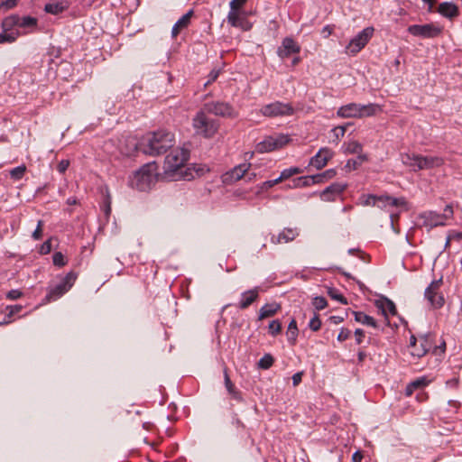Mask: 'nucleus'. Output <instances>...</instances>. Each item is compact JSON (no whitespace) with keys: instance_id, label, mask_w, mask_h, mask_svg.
Listing matches in <instances>:
<instances>
[{"instance_id":"nucleus-27","label":"nucleus","mask_w":462,"mask_h":462,"mask_svg":"<svg viewBox=\"0 0 462 462\" xmlns=\"http://www.w3.org/2000/svg\"><path fill=\"white\" fill-rule=\"evenodd\" d=\"M354 318L356 322H359L363 325L372 327L374 328H378L376 320L373 317L366 315L362 311H354Z\"/></svg>"},{"instance_id":"nucleus-61","label":"nucleus","mask_w":462,"mask_h":462,"mask_svg":"<svg viewBox=\"0 0 462 462\" xmlns=\"http://www.w3.org/2000/svg\"><path fill=\"white\" fill-rule=\"evenodd\" d=\"M364 456L361 451H356L352 456V462H361Z\"/></svg>"},{"instance_id":"nucleus-33","label":"nucleus","mask_w":462,"mask_h":462,"mask_svg":"<svg viewBox=\"0 0 462 462\" xmlns=\"http://www.w3.org/2000/svg\"><path fill=\"white\" fill-rule=\"evenodd\" d=\"M368 160V157L366 154H359L357 155L356 159H349L345 168L347 171L356 170L363 162H366Z\"/></svg>"},{"instance_id":"nucleus-42","label":"nucleus","mask_w":462,"mask_h":462,"mask_svg":"<svg viewBox=\"0 0 462 462\" xmlns=\"http://www.w3.org/2000/svg\"><path fill=\"white\" fill-rule=\"evenodd\" d=\"M312 304L318 310L325 309L328 305L327 300L322 296H318L313 299Z\"/></svg>"},{"instance_id":"nucleus-24","label":"nucleus","mask_w":462,"mask_h":462,"mask_svg":"<svg viewBox=\"0 0 462 462\" xmlns=\"http://www.w3.org/2000/svg\"><path fill=\"white\" fill-rule=\"evenodd\" d=\"M258 292L259 289L256 287L242 293L239 308L242 310L247 309L258 298Z\"/></svg>"},{"instance_id":"nucleus-43","label":"nucleus","mask_w":462,"mask_h":462,"mask_svg":"<svg viewBox=\"0 0 462 462\" xmlns=\"http://www.w3.org/2000/svg\"><path fill=\"white\" fill-rule=\"evenodd\" d=\"M104 212L106 217L111 213V195L108 189H106L105 199H104Z\"/></svg>"},{"instance_id":"nucleus-44","label":"nucleus","mask_w":462,"mask_h":462,"mask_svg":"<svg viewBox=\"0 0 462 462\" xmlns=\"http://www.w3.org/2000/svg\"><path fill=\"white\" fill-rule=\"evenodd\" d=\"M430 383V380L427 379V377L422 376L420 378H417L416 380L411 382V387H415L416 389L423 388L427 386Z\"/></svg>"},{"instance_id":"nucleus-62","label":"nucleus","mask_w":462,"mask_h":462,"mask_svg":"<svg viewBox=\"0 0 462 462\" xmlns=\"http://www.w3.org/2000/svg\"><path fill=\"white\" fill-rule=\"evenodd\" d=\"M333 32V28L330 25H326L322 29V33L324 34V37H328Z\"/></svg>"},{"instance_id":"nucleus-8","label":"nucleus","mask_w":462,"mask_h":462,"mask_svg":"<svg viewBox=\"0 0 462 462\" xmlns=\"http://www.w3.org/2000/svg\"><path fill=\"white\" fill-rule=\"evenodd\" d=\"M453 208L450 205H447L444 208V213L439 214L435 211H428L421 213L420 218L422 220V224L425 226L430 228L444 226L446 221L453 217Z\"/></svg>"},{"instance_id":"nucleus-4","label":"nucleus","mask_w":462,"mask_h":462,"mask_svg":"<svg viewBox=\"0 0 462 462\" xmlns=\"http://www.w3.org/2000/svg\"><path fill=\"white\" fill-rule=\"evenodd\" d=\"M401 161L403 165L411 168L413 171L440 167L444 163L440 157L422 156L414 152L402 153Z\"/></svg>"},{"instance_id":"nucleus-12","label":"nucleus","mask_w":462,"mask_h":462,"mask_svg":"<svg viewBox=\"0 0 462 462\" xmlns=\"http://www.w3.org/2000/svg\"><path fill=\"white\" fill-rule=\"evenodd\" d=\"M373 34V27H366L363 29L356 36H355L349 42V43L346 47V53L356 55L368 43Z\"/></svg>"},{"instance_id":"nucleus-39","label":"nucleus","mask_w":462,"mask_h":462,"mask_svg":"<svg viewBox=\"0 0 462 462\" xmlns=\"http://www.w3.org/2000/svg\"><path fill=\"white\" fill-rule=\"evenodd\" d=\"M25 171H26V167L24 165H21V166L15 167L13 170H11L10 176L14 180H20L24 175Z\"/></svg>"},{"instance_id":"nucleus-7","label":"nucleus","mask_w":462,"mask_h":462,"mask_svg":"<svg viewBox=\"0 0 462 462\" xmlns=\"http://www.w3.org/2000/svg\"><path fill=\"white\" fill-rule=\"evenodd\" d=\"M77 279V273L74 272H69L67 273L65 277L61 279V281L54 285L51 286L48 290V293L45 297L47 301H53L60 298L67 291L70 290L73 286L75 281Z\"/></svg>"},{"instance_id":"nucleus-36","label":"nucleus","mask_w":462,"mask_h":462,"mask_svg":"<svg viewBox=\"0 0 462 462\" xmlns=\"http://www.w3.org/2000/svg\"><path fill=\"white\" fill-rule=\"evenodd\" d=\"M3 31L4 32L0 33V43L14 42L19 35L18 32H7V31H5L4 29Z\"/></svg>"},{"instance_id":"nucleus-32","label":"nucleus","mask_w":462,"mask_h":462,"mask_svg":"<svg viewBox=\"0 0 462 462\" xmlns=\"http://www.w3.org/2000/svg\"><path fill=\"white\" fill-rule=\"evenodd\" d=\"M227 22L233 27L244 28V19L241 17L240 11H229L227 14Z\"/></svg>"},{"instance_id":"nucleus-45","label":"nucleus","mask_w":462,"mask_h":462,"mask_svg":"<svg viewBox=\"0 0 462 462\" xmlns=\"http://www.w3.org/2000/svg\"><path fill=\"white\" fill-rule=\"evenodd\" d=\"M281 329H282V325L280 323L279 320H273L270 324H269V332L273 335V336H275L277 334H279L281 332Z\"/></svg>"},{"instance_id":"nucleus-41","label":"nucleus","mask_w":462,"mask_h":462,"mask_svg":"<svg viewBox=\"0 0 462 462\" xmlns=\"http://www.w3.org/2000/svg\"><path fill=\"white\" fill-rule=\"evenodd\" d=\"M52 261L54 265L59 267H62L67 264V261L65 260V257L61 252L54 253L52 256Z\"/></svg>"},{"instance_id":"nucleus-46","label":"nucleus","mask_w":462,"mask_h":462,"mask_svg":"<svg viewBox=\"0 0 462 462\" xmlns=\"http://www.w3.org/2000/svg\"><path fill=\"white\" fill-rule=\"evenodd\" d=\"M346 130V125H339L332 129V133L337 142L345 135Z\"/></svg>"},{"instance_id":"nucleus-25","label":"nucleus","mask_w":462,"mask_h":462,"mask_svg":"<svg viewBox=\"0 0 462 462\" xmlns=\"http://www.w3.org/2000/svg\"><path fill=\"white\" fill-rule=\"evenodd\" d=\"M224 381H225V386L226 388L227 393L230 394V396L241 402H243V397L241 393L235 387L234 383L231 382L230 377L227 374V370H224Z\"/></svg>"},{"instance_id":"nucleus-20","label":"nucleus","mask_w":462,"mask_h":462,"mask_svg":"<svg viewBox=\"0 0 462 462\" xmlns=\"http://www.w3.org/2000/svg\"><path fill=\"white\" fill-rule=\"evenodd\" d=\"M298 236L299 230L297 228L285 227L278 235L271 236V243L273 245L290 243L292 242Z\"/></svg>"},{"instance_id":"nucleus-26","label":"nucleus","mask_w":462,"mask_h":462,"mask_svg":"<svg viewBox=\"0 0 462 462\" xmlns=\"http://www.w3.org/2000/svg\"><path fill=\"white\" fill-rule=\"evenodd\" d=\"M376 306L382 310V313L387 317V314L396 315L397 310L393 300L383 298L382 300L376 301Z\"/></svg>"},{"instance_id":"nucleus-54","label":"nucleus","mask_w":462,"mask_h":462,"mask_svg":"<svg viewBox=\"0 0 462 462\" xmlns=\"http://www.w3.org/2000/svg\"><path fill=\"white\" fill-rule=\"evenodd\" d=\"M355 337H356V343L361 344L363 341V338L365 337V331L361 328H356L355 330Z\"/></svg>"},{"instance_id":"nucleus-40","label":"nucleus","mask_w":462,"mask_h":462,"mask_svg":"<svg viewBox=\"0 0 462 462\" xmlns=\"http://www.w3.org/2000/svg\"><path fill=\"white\" fill-rule=\"evenodd\" d=\"M302 172V170L299 167H291V168H288V169H285L283 170L281 174H282V178H283L284 180H287L289 179L290 177L293 176V175H296V174H299V173H301Z\"/></svg>"},{"instance_id":"nucleus-16","label":"nucleus","mask_w":462,"mask_h":462,"mask_svg":"<svg viewBox=\"0 0 462 462\" xmlns=\"http://www.w3.org/2000/svg\"><path fill=\"white\" fill-rule=\"evenodd\" d=\"M37 24V19L31 16L20 17L18 15H11L2 22V28L5 31L11 30L14 26L21 28L32 27Z\"/></svg>"},{"instance_id":"nucleus-47","label":"nucleus","mask_w":462,"mask_h":462,"mask_svg":"<svg viewBox=\"0 0 462 462\" xmlns=\"http://www.w3.org/2000/svg\"><path fill=\"white\" fill-rule=\"evenodd\" d=\"M309 327L313 331H318L320 328L321 321L319 318V315H314V317L310 320Z\"/></svg>"},{"instance_id":"nucleus-51","label":"nucleus","mask_w":462,"mask_h":462,"mask_svg":"<svg viewBox=\"0 0 462 462\" xmlns=\"http://www.w3.org/2000/svg\"><path fill=\"white\" fill-rule=\"evenodd\" d=\"M351 336V331L348 328H341L339 334L337 335V340L343 342L349 338Z\"/></svg>"},{"instance_id":"nucleus-49","label":"nucleus","mask_w":462,"mask_h":462,"mask_svg":"<svg viewBox=\"0 0 462 462\" xmlns=\"http://www.w3.org/2000/svg\"><path fill=\"white\" fill-rule=\"evenodd\" d=\"M42 226H43V221L39 220L37 223L36 229L33 231L32 236L34 240H40L42 236Z\"/></svg>"},{"instance_id":"nucleus-10","label":"nucleus","mask_w":462,"mask_h":462,"mask_svg":"<svg viewBox=\"0 0 462 462\" xmlns=\"http://www.w3.org/2000/svg\"><path fill=\"white\" fill-rule=\"evenodd\" d=\"M260 112L263 116L267 117H277L291 116L294 113V109L290 103L275 101L263 106Z\"/></svg>"},{"instance_id":"nucleus-13","label":"nucleus","mask_w":462,"mask_h":462,"mask_svg":"<svg viewBox=\"0 0 462 462\" xmlns=\"http://www.w3.org/2000/svg\"><path fill=\"white\" fill-rule=\"evenodd\" d=\"M442 279L432 281L424 292L425 298L433 309H440L445 303L444 297L439 291Z\"/></svg>"},{"instance_id":"nucleus-58","label":"nucleus","mask_w":462,"mask_h":462,"mask_svg":"<svg viewBox=\"0 0 462 462\" xmlns=\"http://www.w3.org/2000/svg\"><path fill=\"white\" fill-rule=\"evenodd\" d=\"M19 0H5L1 4V6L5 9H11L14 7Z\"/></svg>"},{"instance_id":"nucleus-55","label":"nucleus","mask_w":462,"mask_h":462,"mask_svg":"<svg viewBox=\"0 0 462 462\" xmlns=\"http://www.w3.org/2000/svg\"><path fill=\"white\" fill-rule=\"evenodd\" d=\"M51 240H47L42 244V245L41 247V253L46 254H49L51 252Z\"/></svg>"},{"instance_id":"nucleus-15","label":"nucleus","mask_w":462,"mask_h":462,"mask_svg":"<svg viewBox=\"0 0 462 462\" xmlns=\"http://www.w3.org/2000/svg\"><path fill=\"white\" fill-rule=\"evenodd\" d=\"M407 31L413 36L422 38H435L441 33L442 29L433 23H426L410 25Z\"/></svg>"},{"instance_id":"nucleus-48","label":"nucleus","mask_w":462,"mask_h":462,"mask_svg":"<svg viewBox=\"0 0 462 462\" xmlns=\"http://www.w3.org/2000/svg\"><path fill=\"white\" fill-rule=\"evenodd\" d=\"M246 2L247 0H232L229 5L230 11H240Z\"/></svg>"},{"instance_id":"nucleus-11","label":"nucleus","mask_w":462,"mask_h":462,"mask_svg":"<svg viewBox=\"0 0 462 462\" xmlns=\"http://www.w3.org/2000/svg\"><path fill=\"white\" fill-rule=\"evenodd\" d=\"M203 109L208 114L222 117L236 118L238 116V113L229 103L222 101L206 103Z\"/></svg>"},{"instance_id":"nucleus-31","label":"nucleus","mask_w":462,"mask_h":462,"mask_svg":"<svg viewBox=\"0 0 462 462\" xmlns=\"http://www.w3.org/2000/svg\"><path fill=\"white\" fill-rule=\"evenodd\" d=\"M420 351H411V355L412 356L421 357L424 355H426L427 352L429 351V349L430 347V342L429 340V337L427 335L420 337Z\"/></svg>"},{"instance_id":"nucleus-59","label":"nucleus","mask_w":462,"mask_h":462,"mask_svg":"<svg viewBox=\"0 0 462 462\" xmlns=\"http://www.w3.org/2000/svg\"><path fill=\"white\" fill-rule=\"evenodd\" d=\"M218 77V70H212L209 75H208V81L204 84L205 87L208 86V84L214 82Z\"/></svg>"},{"instance_id":"nucleus-3","label":"nucleus","mask_w":462,"mask_h":462,"mask_svg":"<svg viewBox=\"0 0 462 462\" xmlns=\"http://www.w3.org/2000/svg\"><path fill=\"white\" fill-rule=\"evenodd\" d=\"M382 111V106L375 103L367 105L349 103L340 106L337 111V116L341 118H363L374 116Z\"/></svg>"},{"instance_id":"nucleus-21","label":"nucleus","mask_w":462,"mask_h":462,"mask_svg":"<svg viewBox=\"0 0 462 462\" xmlns=\"http://www.w3.org/2000/svg\"><path fill=\"white\" fill-rule=\"evenodd\" d=\"M346 188V184L334 182L327 187L319 197L323 201H334L337 196L340 195Z\"/></svg>"},{"instance_id":"nucleus-35","label":"nucleus","mask_w":462,"mask_h":462,"mask_svg":"<svg viewBox=\"0 0 462 462\" xmlns=\"http://www.w3.org/2000/svg\"><path fill=\"white\" fill-rule=\"evenodd\" d=\"M310 185H313L311 176H303L293 180L294 188H302Z\"/></svg>"},{"instance_id":"nucleus-23","label":"nucleus","mask_w":462,"mask_h":462,"mask_svg":"<svg viewBox=\"0 0 462 462\" xmlns=\"http://www.w3.org/2000/svg\"><path fill=\"white\" fill-rule=\"evenodd\" d=\"M193 14V12L190 10L189 11L187 14H185L184 15H182L176 23L175 24L173 25L172 29H171V36L172 38H175L177 37V35L180 33V32L188 27V25L190 23V18Z\"/></svg>"},{"instance_id":"nucleus-60","label":"nucleus","mask_w":462,"mask_h":462,"mask_svg":"<svg viewBox=\"0 0 462 462\" xmlns=\"http://www.w3.org/2000/svg\"><path fill=\"white\" fill-rule=\"evenodd\" d=\"M311 179H312L313 184H319V183H323L325 181V179H324L322 173L311 175Z\"/></svg>"},{"instance_id":"nucleus-6","label":"nucleus","mask_w":462,"mask_h":462,"mask_svg":"<svg viewBox=\"0 0 462 462\" xmlns=\"http://www.w3.org/2000/svg\"><path fill=\"white\" fill-rule=\"evenodd\" d=\"M192 126L197 135L209 139L217 133L220 125L217 120L209 117L202 108L193 117Z\"/></svg>"},{"instance_id":"nucleus-17","label":"nucleus","mask_w":462,"mask_h":462,"mask_svg":"<svg viewBox=\"0 0 462 462\" xmlns=\"http://www.w3.org/2000/svg\"><path fill=\"white\" fill-rule=\"evenodd\" d=\"M251 167V163H242L236 167H234L231 171H227L224 175V181L232 182L240 180L243 177L248 179V180H252L254 177V173L248 172Z\"/></svg>"},{"instance_id":"nucleus-38","label":"nucleus","mask_w":462,"mask_h":462,"mask_svg":"<svg viewBox=\"0 0 462 462\" xmlns=\"http://www.w3.org/2000/svg\"><path fill=\"white\" fill-rule=\"evenodd\" d=\"M328 294L333 299L339 301L342 304H347L346 299L334 288L328 289Z\"/></svg>"},{"instance_id":"nucleus-63","label":"nucleus","mask_w":462,"mask_h":462,"mask_svg":"<svg viewBox=\"0 0 462 462\" xmlns=\"http://www.w3.org/2000/svg\"><path fill=\"white\" fill-rule=\"evenodd\" d=\"M416 390L415 387H411V382L405 388V395L411 396L413 393V391Z\"/></svg>"},{"instance_id":"nucleus-64","label":"nucleus","mask_w":462,"mask_h":462,"mask_svg":"<svg viewBox=\"0 0 462 462\" xmlns=\"http://www.w3.org/2000/svg\"><path fill=\"white\" fill-rule=\"evenodd\" d=\"M449 236H452V240H461L462 239V232H453V233H450Z\"/></svg>"},{"instance_id":"nucleus-52","label":"nucleus","mask_w":462,"mask_h":462,"mask_svg":"<svg viewBox=\"0 0 462 462\" xmlns=\"http://www.w3.org/2000/svg\"><path fill=\"white\" fill-rule=\"evenodd\" d=\"M69 166V160H61L57 166V170L60 173L63 174L68 170Z\"/></svg>"},{"instance_id":"nucleus-30","label":"nucleus","mask_w":462,"mask_h":462,"mask_svg":"<svg viewBox=\"0 0 462 462\" xmlns=\"http://www.w3.org/2000/svg\"><path fill=\"white\" fill-rule=\"evenodd\" d=\"M280 309V306L275 303L265 304L260 309L259 319H263L273 316Z\"/></svg>"},{"instance_id":"nucleus-18","label":"nucleus","mask_w":462,"mask_h":462,"mask_svg":"<svg viewBox=\"0 0 462 462\" xmlns=\"http://www.w3.org/2000/svg\"><path fill=\"white\" fill-rule=\"evenodd\" d=\"M333 156L334 152L331 149L328 147L320 148L319 152L311 157L310 165L315 167L317 170H321Z\"/></svg>"},{"instance_id":"nucleus-22","label":"nucleus","mask_w":462,"mask_h":462,"mask_svg":"<svg viewBox=\"0 0 462 462\" xmlns=\"http://www.w3.org/2000/svg\"><path fill=\"white\" fill-rule=\"evenodd\" d=\"M438 13L448 19H453L459 15L458 7L451 2H443L439 4Z\"/></svg>"},{"instance_id":"nucleus-53","label":"nucleus","mask_w":462,"mask_h":462,"mask_svg":"<svg viewBox=\"0 0 462 462\" xmlns=\"http://www.w3.org/2000/svg\"><path fill=\"white\" fill-rule=\"evenodd\" d=\"M23 295V292L19 290H11L7 292L6 297L9 300H14L19 298H21Z\"/></svg>"},{"instance_id":"nucleus-34","label":"nucleus","mask_w":462,"mask_h":462,"mask_svg":"<svg viewBox=\"0 0 462 462\" xmlns=\"http://www.w3.org/2000/svg\"><path fill=\"white\" fill-rule=\"evenodd\" d=\"M297 336H298L297 323H296L295 319H292L289 323V326H288V330H287L288 341L291 345H294L296 342V339H297Z\"/></svg>"},{"instance_id":"nucleus-29","label":"nucleus","mask_w":462,"mask_h":462,"mask_svg":"<svg viewBox=\"0 0 462 462\" xmlns=\"http://www.w3.org/2000/svg\"><path fill=\"white\" fill-rule=\"evenodd\" d=\"M343 152L346 154H364L362 152L363 146L357 141H350L348 143H345L342 146Z\"/></svg>"},{"instance_id":"nucleus-9","label":"nucleus","mask_w":462,"mask_h":462,"mask_svg":"<svg viewBox=\"0 0 462 462\" xmlns=\"http://www.w3.org/2000/svg\"><path fill=\"white\" fill-rule=\"evenodd\" d=\"M290 140L288 135L282 134L270 135L256 144L255 151L260 153L270 152L283 147Z\"/></svg>"},{"instance_id":"nucleus-5","label":"nucleus","mask_w":462,"mask_h":462,"mask_svg":"<svg viewBox=\"0 0 462 462\" xmlns=\"http://www.w3.org/2000/svg\"><path fill=\"white\" fill-rule=\"evenodd\" d=\"M156 179L157 166L155 163H147L130 177L129 185L137 190L145 191L151 189Z\"/></svg>"},{"instance_id":"nucleus-1","label":"nucleus","mask_w":462,"mask_h":462,"mask_svg":"<svg viewBox=\"0 0 462 462\" xmlns=\"http://www.w3.org/2000/svg\"><path fill=\"white\" fill-rule=\"evenodd\" d=\"M189 152L184 148L173 149L165 158L163 165L164 178L170 180L180 179L191 180L194 178L193 171L186 168Z\"/></svg>"},{"instance_id":"nucleus-19","label":"nucleus","mask_w":462,"mask_h":462,"mask_svg":"<svg viewBox=\"0 0 462 462\" xmlns=\"http://www.w3.org/2000/svg\"><path fill=\"white\" fill-rule=\"evenodd\" d=\"M300 51V45L292 38L286 37L282 40V45L278 48L277 54L281 59H285Z\"/></svg>"},{"instance_id":"nucleus-37","label":"nucleus","mask_w":462,"mask_h":462,"mask_svg":"<svg viewBox=\"0 0 462 462\" xmlns=\"http://www.w3.org/2000/svg\"><path fill=\"white\" fill-rule=\"evenodd\" d=\"M274 362L273 357L270 354H265L259 361L258 366L261 369H269Z\"/></svg>"},{"instance_id":"nucleus-2","label":"nucleus","mask_w":462,"mask_h":462,"mask_svg":"<svg viewBox=\"0 0 462 462\" xmlns=\"http://www.w3.org/2000/svg\"><path fill=\"white\" fill-rule=\"evenodd\" d=\"M175 144L174 134L165 130H159L148 134L140 143V150L151 156L166 152Z\"/></svg>"},{"instance_id":"nucleus-50","label":"nucleus","mask_w":462,"mask_h":462,"mask_svg":"<svg viewBox=\"0 0 462 462\" xmlns=\"http://www.w3.org/2000/svg\"><path fill=\"white\" fill-rule=\"evenodd\" d=\"M23 309V306L22 305H11V306H7L6 307V310H9L8 314L6 315V317L8 319H10L12 316H14V314L20 312Z\"/></svg>"},{"instance_id":"nucleus-28","label":"nucleus","mask_w":462,"mask_h":462,"mask_svg":"<svg viewBox=\"0 0 462 462\" xmlns=\"http://www.w3.org/2000/svg\"><path fill=\"white\" fill-rule=\"evenodd\" d=\"M69 7L68 3L65 1L48 3L44 6V11L51 14H59Z\"/></svg>"},{"instance_id":"nucleus-14","label":"nucleus","mask_w":462,"mask_h":462,"mask_svg":"<svg viewBox=\"0 0 462 462\" xmlns=\"http://www.w3.org/2000/svg\"><path fill=\"white\" fill-rule=\"evenodd\" d=\"M362 199H364L362 202L363 206H377L379 208H383L386 206L398 207L405 204L404 199H395L389 196L377 197L375 195L370 194L367 196H363Z\"/></svg>"},{"instance_id":"nucleus-56","label":"nucleus","mask_w":462,"mask_h":462,"mask_svg":"<svg viewBox=\"0 0 462 462\" xmlns=\"http://www.w3.org/2000/svg\"><path fill=\"white\" fill-rule=\"evenodd\" d=\"M303 376V372H298L292 375V383L294 386H297L300 383Z\"/></svg>"},{"instance_id":"nucleus-57","label":"nucleus","mask_w":462,"mask_h":462,"mask_svg":"<svg viewBox=\"0 0 462 462\" xmlns=\"http://www.w3.org/2000/svg\"><path fill=\"white\" fill-rule=\"evenodd\" d=\"M336 174H337V171L334 169H328V170L325 171L324 172H322V175H323L325 180L334 178L336 176Z\"/></svg>"}]
</instances>
